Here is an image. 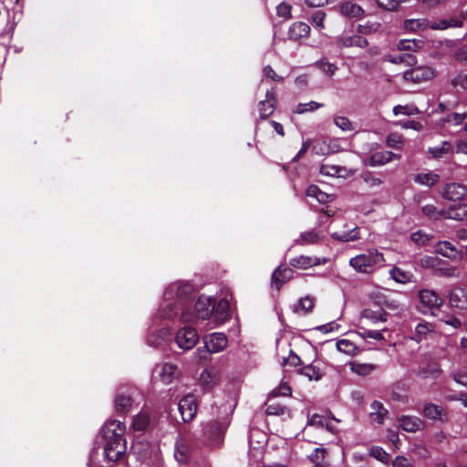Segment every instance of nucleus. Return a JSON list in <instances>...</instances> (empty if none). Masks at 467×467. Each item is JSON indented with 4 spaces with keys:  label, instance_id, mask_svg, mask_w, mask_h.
<instances>
[{
    "label": "nucleus",
    "instance_id": "nucleus-43",
    "mask_svg": "<svg viewBox=\"0 0 467 467\" xmlns=\"http://www.w3.org/2000/svg\"><path fill=\"white\" fill-rule=\"evenodd\" d=\"M306 196L316 198L319 202L325 203L329 201L330 196L322 192L317 186L311 185L306 190Z\"/></svg>",
    "mask_w": 467,
    "mask_h": 467
},
{
    "label": "nucleus",
    "instance_id": "nucleus-36",
    "mask_svg": "<svg viewBox=\"0 0 467 467\" xmlns=\"http://www.w3.org/2000/svg\"><path fill=\"white\" fill-rule=\"evenodd\" d=\"M452 150V146L449 141H442L441 145L431 147L428 150V152L433 158H441L445 154L451 152Z\"/></svg>",
    "mask_w": 467,
    "mask_h": 467
},
{
    "label": "nucleus",
    "instance_id": "nucleus-58",
    "mask_svg": "<svg viewBox=\"0 0 467 467\" xmlns=\"http://www.w3.org/2000/svg\"><path fill=\"white\" fill-rule=\"evenodd\" d=\"M377 5L384 10L395 11L397 10L400 0H375Z\"/></svg>",
    "mask_w": 467,
    "mask_h": 467
},
{
    "label": "nucleus",
    "instance_id": "nucleus-44",
    "mask_svg": "<svg viewBox=\"0 0 467 467\" xmlns=\"http://www.w3.org/2000/svg\"><path fill=\"white\" fill-rule=\"evenodd\" d=\"M150 422V417L147 412H140L133 420L132 427L135 431L145 430Z\"/></svg>",
    "mask_w": 467,
    "mask_h": 467
},
{
    "label": "nucleus",
    "instance_id": "nucleus-22",
    "mask_svg": "<svg viewBox=\"0 0 467 467\" xmlns=\"http://www.w3.org/2000/svg\"><path fill=\"white\" fill-rule=\"evenodd\" d=\"M399 426L406 431L415 432L423 427V421L416 416H402L399 419Z\"/></svg>",
    "mask_w": 467,
    "mask_h": 467
},
{
    "label": "nucleus",
    "instance_id": "nucleus-5",
    "mask_svg": "<svg viewBox=\"0 0 467 467\" xmlns=\"http://www.w3.org/2000/svg\"><path fill=\"white\" fill-rule=\"evenodd\" d=\"M436 76V70L430 66H417L403 73V79L406 82L420 84L430 81Z\"/></svg>",
    "mask_w": 467,
    "mask_h": 467
},
{
    "label": "nucleus",
    "instance_id": "nucleus-63",
    "mask_svg": "<svg viewBox=\"0 0 467 467\" xmlns=\"http://www.w3.org/2000/svg\"><path fill=\"white\" fill-rule=\"evenodd\" d=\"M391 464L392 467H414L411 461L402 455L396 456Z\"/></svg>",
    "mask_w": 467,
    "mask_h": 467
},
{
    "label": "nucleus",
    "instance_id": "nucleus-38",
    "mask_svg": "<svg viewBox=\"0 0 467 467\" xmlns=\"http://www.w3.org/2000/svg\"><path fill=\"white\" fill-rule=\"evenodd\" d=\"M423 45V41L416 39H401L398 43V49L406 51H417Z\"/></svg>",
    "mask_w": 467,
    "mask_h": 467
},
{
    "label": "nucleus",
    "instance_id": "nucleus-53",
    "mask_svg": "<svg viewBox=\"0 0 467 467\" xmlns=\"http://www.w3.org/2000/svg\"><path fill=\"white\" fill-rule=\"evenodd\" d=\"M432 331V326L430 323L422 322L419 323L415 328L416 336L415 340L420 341L427 336L428 333Z\"/></svg>",
    "mask_w": 467,
    "mask_h": 467
},
{
    "label": "nucleus",
    "instance_id": "nucleus-25",
    "mask_svg": "<svg viewBox=\"0 0 467 467\" xmlns=\"http://www.w3.org/2000/svg\"><path fill=\"white\" fill-rule=\"evenodd\" d=\"M371 412L369 413V417L372 421L382 424L384 422L385 417L388 414V410L383 406L380 401L374 400L371 405Z\"/></svg>",
    "mask_w": 467,
    "mask_h": 467
},
{
    "label": "nucleus",
    "instance_id": "nucleus-40",
    "mask_svg": "<svg viewBox=\"0 0 467 467\" xmlns=\"http://www.w3.org/2000/svg\"><path fill=\"white\" fill-rule=\"evenodd\" d=\"M422 213L431 219L439 220L445 218V210H438L433 204H426L421 208Z\"/></svg>",
    "mask_w": 467,
    "mask_h": 467
},
{
    "label": "nucleus",
    "instance_id": "nucleus-3",
    "mask_svg": "<svg viewBox=\"0 0 467 467\" xmlns=\"http://www.w3.org/2000/svg\"><path fill=\"white\" fill-rule=\"evenodd\" d=\"M214 310V304L212 298L206 296H200L195 303L194 311L192 312L183 308L181 313L182 321L196 322L199 319L205 320L211 317Z\"/></svg>",
    "mask_w": 467,
    "mask_h": 467
},
{
    "label": "nucleus",
    "instance_id": "nucleus-47",
    "mask_svg": "<svg viewBox=\"0 0 467 467\" xmlns=\"http://www.w3.org/2000/svg\"><path fill=\"white\" fill-rule=\"evenodd\" d=\"M337 348L340 352L348 355H355L357 352V347L355 344L348 339H340L337 342Z\"/></svg>",
    "mask_w": 467,
    "mask_h": 467
},
{
    "label": "nucleus",
    "instance_id": "nucleus-32",
    "mask_svg": "<svg viewBox=\"0 0 467 467\" xmlns=\"http://www.w3.org/2000/svg\"><path fill=\"white\" fill-rule=\"evenodd\" d=\"M230 305L226 299H221L217 306L214 310V322L216 325L224 322L227 319V313L229 310Z\"/></svg>",
    "mask_w": 467,
    "mask_h": 467
},
{
    "label": "nucleus",
    "instance_id": "nucleus-42",
    "mask_svg": "<svg viewBox=\"0 0 467 467\" xmlns=\"http://www.w3.org/2000/svg\"><path fill=\"white\" fill-rule=\"evenodd\" d=\"M333 122L342 131H352L355 130L353 123L345 116L335 115L333 117Z\"/></svg>",
    "mask_w": 467,
    "mask_h": 467
},
{
    "label": "nucleus",
    "instance_id": "nucleus-12",
    "mask_svg": "<svg viewBox=\"0 0 467 467\" xmlns=\"http://www.w3.org/2000/svg\"><path fill=\"white\" fill-rule=\"evenodd\" d=\"M192 292L193 287L192 285L184 283H175L168 286V288L165 290L164 296L168 299L175 296L180 300H184L189 296H191Z\"/></svg>",
    "mask_w": 467,
    "mask_h": 467
},
{
    "label": "nucleus",
    "instance_id": "nucleus-51",
    "mask_svg": "<svg viewBox=\"0 0 467 467\" xmlns=\"http://www.w3.org/2000/svg\"><path fill=\"white\" fill-rule=\"evenodd\" d=\"M314 306H315V299L311 296H306V297L301 298L298 301V303L296 306V311L308 313L309 311H311L313 309Z\"/></svg>",
    "mask_w": 467,
    "mask_h": 467
},
{
    "label": "nucleus",
    "instance_id": "nucleus-27",
    "mask_svg": "<svg viewBox=\"0 0 467 467\" xmlns=\"http://www.w3.org/2000/svg\"><path fill=\"white\" fill-rule=\"evenodd\" d=\"M297 373L305 376L309 380H320L324 375L323 371L317 365H307L297 370Z\"/></svg>",
    "mask_w": 467,
    "mask_h": 467
},
{
    "label": "nucleus",
    "instance_id": "nucleus-49",
    "mask_svg": "<svg viewBox=\"0 0 467 467\" xmlns=\"http://www.w3.org/2000/svg\"><path fill=\"white\" fill-rule=\"evenodd\" d=\"M323 107V104L316 102V101H310L307 103H299L296 106V109H295V112L297 114H304L306 112H312L315 111L320 108Z\"/></svg>",
    "mask_w": 467,
    "mask_h": 467
},
{
    "label": "nucleus",
    "instance_id": "nucleus-50",
    "mask_svg": "<svg viewBox=\"0 0 467 467\" xmlns=\"http://www.w3.org/2000/svg\"><path fill=\"white\" fill-rule=\"evenodd\" d=\"M369 455L384 463H387L389 459V454L379 446H372L369 450Z\"/></svg>",
    "mask_w": 467,
    "mask_h": 467
},
{
    "label": "nucleus",
    "instance_id": "nucleus-1",
    "mask_svg": "<svg viewBox=\"0 0 467 467\" xmlns=\"http://www.w3.org/2000/svg\"><path fill=\"white\" fill-rule=\"evenodd\" d=\"M385 263L383 254L377 249H369L364 254H358L349 260L350 266L358 273L371 274Z\"/></svg>",
    "mask_w": 467,
    "mask_h": 467
},
{
    "label": "nucleus",
    "instance_id": "nucleus-30",
    "mask_svg": "<svg viewBox=\"0 0 467 467\" xmlns=\"http://www.w3.org/2000/svg\"><path fill=\"white\" fill-rule=\"evenodd\" d=\"M445 218L452 220H464L467 218V204L461 203L456 206H452L448 210H445Z\"/></svg>",
    "mask_w": 467,
    "mask_h": 467
},
{
    "label": "nucleus",
    "instance_id": "nucleus-15",
    "mask_svg": "<svg viewBox=\"0 0 467 467\" xmlns=\"http://www.w3.org/2000/svg\"><path fill=\"white\" fill-rule=\"evenodd\" d=\"M395 159L400 160V155L395 154L389 150L378 151L372 154L368 160H366V163L372 167L382 166Z\"/></svg>",
    "mask_w": 467,
    "mask_h": 467
},
{
    "label": "nucleus",
    "instance_id": "nucleus-10",
    "mask_svg": "<svg viewBox=\"0 0 467 467\" xmlns=\"http://www.w3.org/2000/svg\"><path fill=\"white\" fill-rule=\"evenodd\" d=\"M441 195L448 201H462L467 195V187L457 182L448 183L444 186Z\"/></svg>",
    "mask_w": 467,
    "mask_h": 467
},
{
    "label": "nucleus",
    "instance_id": "nucleus-52",
    "mask_svg": "<svg viewBox=\"0 0 467 467\" xmlns=\"http://www.w3.org/2000/svg\"><path fill=\"white\" fill-rule=\"evenodd\" d=\"M419 112H420L419 109L416 106H412V105H405V106L397 105L393 108L394 115L402 114V115H406V116H410V115L418 114Z\"/></svg>",
    "mask_w": 467,
    "mask_h": 467
},
{
    "label": "nucleus",
    "instance_id": "nucleus-31",
    "mask_svg": "<svg viewBox=\"0 0 467 467\" xmlns=\"http://www.w3.org/2000/svg\"><path fill=\"white\" fill-rule=\"evenodd\" d=\"M174 457L180 464H186L191 459V451L189 446L183 442H178L175 448Z\"/></svg>",
    "mask_w": 467,
    "mask_h": 467
},
{
    "label": "nucleus",
    "instance_id": "nucleus-62",
    "mask_svg": "<svg viewBox=\"0 0 467 467\" xmlns=\"http://www.w3.org/2000/svg\"><path fill=\"white\" fill-rule=\"evenodd\" d=\"M453 57L458 62H467V43L455 49Z\"/></svg>",
    "mask_w": 467,
    "mask_h": 467
},
{
    "label": "nucleus",
    "instance_id": "nucleus-29",
    "mask_svg": "<svg viewBox=\"0 0 467 467\" xmlns=\"http://www.w3.org/2000/svg\"><path fill=\"white\" fill-rule=\"evenodd\" d=\"M404 28L408 32H420L430 28V22L424 18L421 19H406L404 21Z\"/></svg>",
    "mask_w": 467,
    "mask_h": 467
},
{
    "label": "nucleus",
    "instance_id": "nucleus-23",
    "mask_svg": "<svg viewBox=\"0 0 467 467\" xmlns=\"http://www.w3.org/2000/svg\"><path fill=\"white\" fill-rule=\"evenodd\" d=\"M337 44L339 47H366L368 45V42L366 38L361 36H342L337 40Z\"/></svg>",
    "mask_w": 467,
    "mask_h": 467
},
{
    "label": "nucleus",
    "instance_id": "nucleus-11",
    "mask_svg": "<svg viewBox=\"0 0 467 467\" xmlns=\"http://www.w3.org/2000/svg\"><path fill=\"white\" fill-rule=\"evenodd\" d=\"M124 432L125 426L116 420H108L102 428V434L106 441L124 440Z\"/></svg>",
    "mask_w": 467,
    "mask_h": 467
},
{
    "label": "nucleus",
    "instance_id": "nucleus-14",
    "mask_svg": "<svg viewBox=\"0 0 467 467\" xmlns=\"http://www.w3.org/2000/svg\"><path fill=\"white\" fill-rule=\"evenodd\" d=\"M420 302L429 308H438L443 304V299L431 289H421L419 291Z\"/></svg>",
    "mask_w": 467,
    "mask_h": 467
},
{
    "label": "nucleus",
    "instance_id": "nucleus-35",
    "mask_svg": "<svg viewBox=\"0 0 467 467\" xmlns=\"http://www.w3.org/2000/svg\"><path fill=\"white\" fill-rule=\"evenodd\" d=\"M423 415L431 420H441L442 409L441 407L433 403H427L423 407Z\"/></svg>",
    "mask_w": 467,
    "mask_h": 467
},
{
    "label": "nucleus",
    "instance_id": "nucleus-28",
    "mask_svg": "<svg viewBox=\"0 0 467 467\" xmlns=\"http://www.w3.org/2000/svg\"><path fill=\"white\" fill-rule=\"evenodd\" d=\"M440 180L439 174L432 171L420 172L415 175L414 182L418 184L431 187Z\"/></svg>",
    "mask_w": 467,
    "mask_h": 467
},
{
    "label": "nucleus",
    "instance_id": "nucleus-61",
    "mask_svg": "<svg viewBox=\"0 0 467 467\" xmlns=\"http://www.w3.org/2000/svg\"><path fill=\"white\" fill-rule=\"evenodd\" d=\"M410 238L415 244L419 245H424L430 241V236L421 231L413 233Z\"/></svg>",
    "mask_w": 467,
    "mask_h": 467
},
{
    "label": "nucleus",
    "instance_id": "nucleus-64",
    "mask_svg": "<svg viewBox=\"0 0 467 467\" xmlns=\"http://www.w3.org/2000/svg\"><path fill=\"white\" fill-rule=\"evenodd\" d=\"M452 86L467 89V74H460L451 80Z\"/></svg>",
    "mask_w": 467,
    "mask_h": 467
},
{
    "label": "nucleus",
    "instance_id": "nucleus-24",
    "mask_svg": "<svg viewBox=\"0 0 467 467\" xmlns=\"http://www.w3.org/2000/svg\"><path fill=\"white\" fill-rule=\"evenodd\" d=\"M310 34V26L304 22L294 23L288 31V36L291 39L299 40L303 37H307Z\"/></svg>",
    "mask_w": 467,
    "mask_h": 467
},
{
    "label": "nucleus",
    "instance_id": "nucleus-2",
    "mask_svg": "<svg viewBox=\"0 0 467 467\" xmlns=\"http://www.w3.org/2000/svg\"><path fill=\"white\" fill-rule=\"evenodd\" d=\"M228 425L227 418L208 422L203 428L202 442L210 449L222 448Z\"/></svg>",
    "mask_w": 467,
    "mask_h": 467
},
{
    "label": "nucleus",
    "instance_id": "nucleus-6",
    "mask_svg": "<svg viewBox=\"0 0 467 467\" xmlns=\"http://www.w3.org/2000/svg\"><path fill=\"white\" fill-rule=\"evenodd\" d=\"M199 340V335L197 331L191 327H185L181 328L175 337V341L178 347L184 350L192 348Z\"/></svg>",
    "mask_w": 467,
    "mask_h": 467
},
{
    "label": "nucleus",
    "instance_id": "nucleus-4",
    "mask_svg": "<svg viewBox=\"0 0 467 467\" xmlns=\"http://www.w3.org/2000/svg\"><path fill=\"white\" fill-rule=\"evenodd\" d=\"M412 374L420 379H436L442 374L441 364L434 358L424 357L416 368H412Z\"/></svg>",
    "mask_w": 467,
    "mask_h": 467
},
{
    "label": "nucleus",
    "instance_id": "nucleus-45",
    "mask_svg": "<svg viewBox=\"0 0 467 467\" xmlns=\"http://www.w3.org/2000/svg\"><path fill=\"white\" fill-rule=\"evenodd\" d=\"M389 275L394 281L400 284H406L410 280V275L408 272H405L396 266L389 270Z\"/></svg>",
    "mask_w": 467,
    "mask_h": 467
},
{
    "label": "nucleus",
    "instance_id": "nucleus-34",
    "mask_svg": "<svg viewBox=\"0 0 467 467\" xmlns=\"http://www.w3.org/2000/svg\"><path fill=\"white\" fill-rule=\"evenodd\" d=\"M341 13L349 17H359L363 14V9L357 4L347 2L340 6Z\"/></svg>",
    "mask_w": 467,
    "mask_h": 467
},
{
    "label": "nucleus",
    "instance_id": "nucleus-41",
    "mask_svg": "<svg viewBox=\"0 0 467 467\" xmlns=\"http://www.w3.org/2000/svg\"><path fill=\"white\" fill-rule=\"evenodd\" d=\"M343 140L339 138H331L327 140H324V145L327 147L326 151L329 154H334L344 150L342 146Z\"/></svg>",
    "mask_w": 467,
    "mask_h": 467
},
{
    "label": "nucleus",
    "instance_id": "nucleus-37",
    "mask_svg": "<svg viewBox=\"0 0 467 467\" xmlns=\"http://www.w3.org/2000/svg\"><path fill=\"white\" fill-rule=\"evenodd\" d=\"M320 240L319 234L312 230L308 232L302 233L298 239H296V244L300 245L306 244H317Z\"/></svg>",
    "mask_w": 467,
    "mask_h": 467
},
{
    "label": "nucleus",
    "instance_id": "nucleus-18",
    "mask_svg": "<svg viewBox=\"0 0 467 467\" xmlns=\"http://www.w3.org/2000/svg\"><path fill=\"white\" fill-rule=\"evenodd\" d=\"M275 109V99L274 91H267L265 99L262 100L258 104V110L261 119H265L271 116Z\"/></svg>",
    "mask_w": 467,
    "mask_h": 467
},
{
    "label": "nucleus",
    "instance_id": "nucleus-56",
    "mask_svg": "<svg viewBox=\"0 0 467 467\" xmlns=\"http://www.w3.org/2000/svg\"><path fill=\"white\" fill-rule=\"evenodd\" d=\"M291 9L292 6L289 4L282 2L276 6V14L284 20H288L292 17Z\"/></svg>",
    "mask_w": 467,
    "mask_h": 467
},
{
    "label": "nucleus",
    "instance_id": "nucleus-54",
    "mask_svg": "<svg viewBox=\"0 0 467 467\" xmlns=\"http://www.w3.org/2000/svg\"><path fill=\"white\" fill-rule=\"evenodd\" d=\"M281 365L282 366H291V367H296L301 364L300 358L293 352L292 349H289L288 356H282L281 357Z\"/></svg>",
    "mask_w": 467,
    "mask_h": 467
},
{
    "label": "nucleus",
    "instance_id": "nucleus-8",
    "mask_svg": "<svg viewBox=\"0 0 467 467\" xmlns=\"http://www.w3.org/2000/svg\"><path fill=\"white\" fill-rule=\"evenodd\" d=\"M126 451L125 440H109L106 441L104 453L105 457L110 462L119 461Z\"/></svg>",
    "mask_w": 467,
    "mask_h": 467
},
{
    "label": "nucleus",
    "instance_id": "nucleus-7",
    "mask_svg": "<svg viewBox=\"0 0 467 467\" xmlns=\"http://www.w3.org/2000/svg\"><path fill=\"white\" fill-rule=\"evenodd\" d=\"M179 411L184 422L193 420L197 413L198 404L197 399L192 394H188L180 400L178 404Z\"/></svg>",
    "mask_w": 467,
    "mask_h": 467
},
{
    "label": "nucleus",
    "instance_id": "nucleus-16",
    "mask_svg": "<svg viewBox=\"0 0 467 467\" xmlns=\"http://www.w3.org/2000/svg\"><path fill=\"white\" fill-rule=\"evenodd\" d=\"M220 381L219 372L213 368L204 369L199 377V383L205 390L213 389Z\"/></svg>",
    "mask_w": 467,
    "mask_h": 467
},
{
    "label": "nucleus",
    "instance_id": "nucleus-59",
    "mask_svg": "<svg viewBox=\"0 0 467 467\" xmlns=\"http://www.w3.org/2000/svg\"><path fill=\"white\" fill-rule=\"evenodd\" d=\"M438 273L444 277H459L460 275V271L456 266L440 267Z\"/></svg>",
    "mask_w": 467,
    "mask_h": 467
},
{
    "label": "nucleus",
    "instance_id": "nucleus-48",
    "mask_svg": "<svg viewBox=\"0 0 467 467\" xmlns=\"http://www.w3.org/2000/svg\"><path fill=\"white\" fill-rule=\"evenodd\" d=\"M380 27H381V24L379 22L368 21L363 25H359L358 31L360 34L368 35V34H373V33L378 32Z\"/></svg>",
    "mask_w": 467,
    "mask_h": 467
},
{
    "label": "nucleus",
    "instance_id": "nucleus-13",
    "mask_svg": "<svg viewBox=\"0 0 467 467\" xmlns=\"http://www.w3.org/2000/svg\"><path fill=\"white\" fill-rule=\"evenodd\" d=\"M154 373L157 374L163 384L171 383L179 375L178 368L171 363H163L156 366Z\"/></svg>",
    "mask_w": 467,
    "mask_h": 467
},
{
    "label": "nucleus",
    "instance_id": "nucleus-57",
    "mask_svg": "<svg viewBox=\"0 0 467 467\" xmlns=\"http://www.w3.org/2000/svg\"><path fill=\"white\" fill-rule=\"evenodd\" d=\"M465 119H467V109L459 112L451 113L446 118L448 122H453L456 125L462 124Z\"/></svg>",
    "mask_w": 467,
    "mask_h": 467
},
{
    "label": "nucleus",
    "instance_id": "nucleus-20",
    "mask_svg": "<svg viewBox=\"0 0 467 467\" xmlns=\"http://www.w3.org/2000/svg\"><path fill=\"white\" fill-rule=\"evenodd\" d=\"M293 277V270L288 267H277L272 275V286L279 290L283 284Z\"/></svg>",
    "mask_w": 467,
    "mask_h": 467
},
{
    "label": "nucleus",
    "instance_id": "nucleus-17",
    "mask_svg": "<svg viewBox=\"0 0 467 467\" xmlns=\"http://www.w3.org/2000/svg\"><path fill=\"white\" fill-rule=\"evenodd\" d=\"M435 252L451 260H461L462 257V252L448 241L439 242L435 246Z\"/></svg>",
    "mask_w": 467,
    "mask_h": 467
},
{
    "label": "nucleus",
    "instance_id": "nucleus-21",
    "mask_svg": "<svg viewBox=\"0 0 467 467\" xmlns=\"http://www.w3.org/2000/svg\"><path fill=\"white\" fill-rule=\"evenodd\" d=\"M451 306L458 308H467V291L462 287H454L449 294Z\"/></svg>",
    "mask_w": 467,
    "mask_h": 467
},
{
    "label": "nucleus",
    "instance_id": "nucleus-60",
    "mask_svg": "<svg viewBox=\"0 0 467 467\" xmlns=\"http://www.w3.org/2000/svg\"><path fill=\"white\" fill-rule=\"evenodd\" d=\"M326 14L323 11H317L311 16V23L317 28H324Z\"/></svg>",
    "mask_w": 467,
    "mask_h": 467
},
{
    "label": "nucleus",
    "instance_id": "nucleus-46",
    "mask_svg": "<svg viewBox=\"0 0 467 467\" xmlns=\"http://www.w3.org/2000/svg\"><path fill=\"white\" fill-rule=\"evenodd\" d=\"M386 143L389 148L401 149L404 146L405 140L401 134L392 132L387 137Z\"/></svg>",
    "mask_w": 467,
    "mask_h": 467
},
{
    "label": "nucleus",
    "instance_id": "nucleus-9",
    "mask_svg": "<svg viewBox=\"0 0 467 467\" xmlns=\"http://www.w3.org/2000/svg\"><path fill=\"white\" fill-rule=\"evenodd\" d=\"M204 347L210 353H218L223 351L228 344L227 337L223 333H213L203 339Z\"/></svg>",
    "mask_w": 467,
    "mask_h": 467
},
{
    "label": "nucleus",
    "instance_id": "nucleus-19",
    "mask_svg": "<svg viewBox=\"0 0 467 467\" xmlns=\"http://www.w3.org/2000/svg\"><path fill=\"white\" fill-rule=\"evenodd\" d=\"M326 260L319 257L298 255L290 260V265L300 269H307L315 265L325 264Z\"/></svg>",
    "mask_w": 467,
    "mask_h": 467
},
{
    "label": "nucleus",
    "instance_id": "nucleus-39",
    "mask_svg": "<svg viewBox=\"0 0 467 467\" xmlns=\"http://www.w3.org/2000/svg\"><path fill=\"white\" fill-rule=\"evenodd\" d=\"M350 368L354 373L360 376H367L376 368V366L368 363L352 362Z\"/></svg>",
    "mask_w": 467,
    "mask_h": 467
},
{
    "label": "nucleus",
    "instance_id": "nucleus-55",
    "mask_svg": "<svg viewBox=\"0 0 467 467\" xmlns=\"http://www.w3.org/2000/svg\"><path fill=\"white\" fill-rule=\"evenodd\" d=\"M333 236L342 242H350L357 240L358 238V232L357 228H354L348 232L344 233H335Z\"/></svg>",
    "mask_w": 467,
    "mask_h": 467
},
{
    "label": "nucleus",
    "instance_id": "nucleus-26",
    "mask_svg": "<svg viewBox=\"0 0 467 467\" xmlns=\"http://www.w3.org/2000/svg\"><path fill=\"white\" fill-rule=\"evenodd\" d=\"M388 314L382 308L373 310L366 308L361 312V317L372 323L386 322Z\"/></svg>",
    "mask_w": 467,
    "mask_h": 467
},
{
    "label": "nucleus",
    "instance_id": "nucleus-33",
    "mask_svg": "<svg viewBox=\"0 0 467 467\" xmlns=\"http://www.w3.org/2000/svg\"><path fill=\"white\" fill-rule=\"evenodd\" d=\"M132 404L130 395L119 393L115 399V410L119 413H126L129 411Z\"/></svg>",
    "mask_w": 467,
    "mask_h": 467
}]
</instances>
